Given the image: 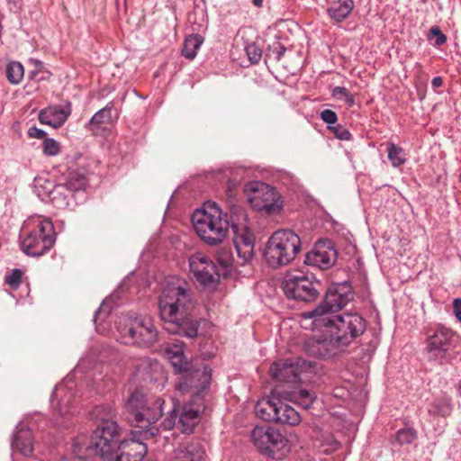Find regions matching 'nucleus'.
Returning <instances> with one entry per match:
<instances>
[{"label": "nucleus", "mask_w": 461, "mask_h": 461, "mask_svg": "<svg viewBox=\"0 0 461 461\" xmlns=\"http://www.w3.org/2000/svg\"><path fill=\"white\" fill-rule=\"evenodd\" d=\"M198 27V32H193L187 36L184 42L182 55L188 59H194L195 58L197 50L203 43V37L200 34V32H203L207 29V23L204 21V19H203L201 23H199Z\"/></svg>", "instance_id": "bb28decb"}, {"label": "nucleus", "mask_w": 461, "mask_h": 461, "mask_svg": "<svg viewBox=\"0 0 461 461\" xmlns=\"http://www.w3.org/2000/svg\"><path fill=\"white\" fill-rule=\"evenodd\" d=\"M292 398L303 408L308 409L313 403L316 396L313 392L300 388L293 392Z\"/></svg>", "instance_id": "f704fd0d"}, {"label": "nucleus", "mask_w": 461, "mask_h": 461, "mask_svg": "<svg viewBox=\"0 0 461 461\" xmlns=\"http://www.w3.org/2000/svg\"><path fill=\"white\" fill-rule=\"evenodd\" d=\"M417 434L413 429H401L396 433V440L401 444H411L416 438Z\"/></svg>", "instance_id": "58836bf2"}, {"label": "nucleus", "mask_w": 461, "mask_h": 461, "mask_svg": "<svg viewBox=\"0 0 461 461\" xmlns=\"http://www.w3.org/2000/svg\"><path fill=\"white\" fill-rule=\"evenodd\" d=\"M355 4L353 0H338L333 2L327 9V13L330 19L335 23L345 21L354 9Z\"/></svg>", "instance_id": "c85d7f7f"}, {"label": "nucleus", "mask_w": 461, "mask_h": 461, "mask_svg": "<svg viewBox=\"0 0 461 461\" xmlns=\"http://www.w3.org/2000/svg\"><path fill=\"white\" fill-rule=\"evenodd\" d=\"M388 158L394 167L403 165L406 161V154L402 148L393 142L387 144Z\"/></svg>", "instance_id": "72a5a7b5"}, {"label": "nucleus", "mask_w": 461, "mask_h": 461, "mask_svg": "<svg viewBox=\"0 0 461 461\" xmlns=\"http://www.w3.org/2000/svg\"><path fill=\"white\" fill-rule=\"evenodd\" d=\"M200 407L195 406L193 402L186 403L179 418V423L182 427V432L189 434L193 432L194 427L199 422Z\"/></svg>", "instance_id": "cd10ccee"}, {"label": "nucleus", "mask_w": 461, "mask_h": 461, "mask_svg": "<svg viewBox=\"0 0 461 461\" xmlns=\"http://www.w3.org/2000/svg\"><path fill=\"white\" fill-rule=\"evenodd\" d=\"M338 253L331 240H319L306 254L305 263L320 269L330 268L337 261Z\"/></svg>", "instance_id": "aec40b11"}, {"label": "nucleus", "mask_w": 461, "mask_h": 461, "mask_svg": "<svg viewBox=\"0 0 461 461\" xmlns=\"http://www.w3.org/2000/svg\"><path fill=\"white\" fill-rule=\"evenodd\" d=\"M194 229L201 240L208 245L221 243L230 230L228 214L212 202H206L192 215Z\"/></svg>", "instance_id": "20e7f679"}, {"label": "nucleus", "mask_w": 461, "mask_h": 461, "mask_svg": "<svg viewBox=\"0 0 461 461\" xmlns=\"http://www.w3.org/2000/svg\"><path fill=\"white\" fill-rule=\"evenodd\" d=\"M285 50H286L283 45L278 44V46L273 50V52L276 54V59L277 60H280L284 56Z\"/></svg>", "instance_id": "09e8293b"}, {"label": "nucleus", "mask_w": 461, "mask_h": 461, "mask_svg": "<svg viewBox=\"0 0 461 461\" xmlns=\"http://www.w3.org/2000/svg\"><path fill=\"white\" fill-rule=\"evenodd\" d=\"M245 51L249 61L254 64L258 63L262 57L261 49L254 42L248 43L245 47Z\"/></svg>", "instance_id": "a19ab883"}, {"label": "nucleus", "mask_w": 461, "mask_h": 461, "mask_svg": "<svg viewBox=\"0 0 461 461\" xmlns=\"http://www.w3.org/2000/svg\"><path fill=\"white\" fill-rule=\"evenodd\" d=\"M353 293L347 284H340L331 286L327 290L323 301L314 309L302 312L303 320H312V329L328 328L337 315L336 312L340 311L351 300Z\"/></svg>", "instance_id": "423d86ee"}, {"label": "nucleus", "mask_w": 461, "mask_h": 461, "mask_svg": "<svg viewBox=\"0 0 461 461\" xmlns=\"http://www.w3.org/2000/svg\"><path fill=\"white\" fill-rule=\"evenodd\" d=\"M158 306L160 319L165 323L164 329L169 333L173 332V287L169 285L162 290Z\"/></svg>", "instance_id": "393cba45"}, {"label": "nucleus", "mask_w": 461, "mask_h": 461, "mask_svg": "<svg viewBox=\"0 0 461 461\" xmlns=\"http://www.w3.org/2000/svg\"><path fill=\"white\" fill-rule=\"evenodd\" d=\"M172 202H173V194L169 197V203H168L170 204Z\"/></svg>", "instance_id": "e2e57ef3"}, {"label": "nucleus", "mask_w": 461, "mask_h": 461, "mask_svg": "<svg viewBox=\"0 0 461 461\" xmlns=\"http://www.w3.org/2000/svg\"><path fill=\"white\" fill-rule=\"evenodd\" d=\"M74 389L75 384L71 380H66L55 387L50 396V406L54 414L66 416L73 412L76 402Z\"/></svg>", "instance_id": "6ab92c4d"}, {"label": "nucleus", "mask_w": 461, "mask_h": 461, "mask_svg": "<svg viewBox=\"0 0 461 461\" xmlns=\"http://www.w3.org/2000/svg\"><path fill=\"white\" fill-rule=\"evenodd\" d=\"M12 447L14 451L24 456H31L33 453V436L32 430L24 424L16 427L15 434L12 440Z\"/></svg>", "instance_id": "a878e982"}, {"label": "nucleus", "mask_w": 461, "mask_h": 461, "mask_svg": "<svg viewBox=\"0 0 461 461\" xmlns=\"http://www.w3.org/2000/svg\"><path fill=\"white\" fill-rule=\"evenodd\" d=\"M219 266L207 255L197 252L190 257V270L196 281L203 285H214L221 276H225L231 267L232 259L229 253L218 258Z\"/></svg>", "instance_id": "1a4fd4ad"}, {"label": "nucleus", "mask_w": 461, "mask_h": 461, "mask_svg": "<svg viewBox=\"0 0 461 461\" xmlns=\"http://www.w3.org/2000/svg\"><path fill=\"white\" fill-rule=\"evenodd\" d=\"M175 296V335L194 339L198 334L199 321L191 316L195 305L192 293L178 286Z\"/></svg>", "instance_id": "9d476101"}, {"label": "nucleus", "mask_w": 461, "mask_h": 461, "mask_svg": "<svg viewBox=\"0 0 461 461\" xmlns=\"http://www.w3.org/2000/svg\"><path fill=\"white\" fill-rule=\"evenodd\" d=\"M254 411L257 417L266 421L291 426H295L301 421L298 411L274 393L270 396L258 400Z\"/></svg>", "instance_id": "9b49d317"}, {"label": "nucleus", "mask_w": 461, "mask_h": 461, "mask_svg": "<svg viewBox=\"0 0 461 461\" xmlns=\"http://www.w3.org/2000/svg\"><path fill=\"white\" fill-rule=\"evenodd\" d=\"M308 355L320 358H330L346 349L341 346L339 338L332 334L330 338H311L304 343Z\"/></svg>", "instance_id": "412c9836"}, {"label": "nucleus", "mask_w": 461, "mask_h": 461, "mask_svg": "<svg viewBox=\"0 0 461 461\" xmlns=\"http://www.w3.org/2000/svg\"><path fill=\"white\" fill-rule=\"evenodd\" d=\"M71 113V105L68 103L63 107L55 105L41 110L39 113V121L42 124L59 128L64 124Z\"/></svg>", "instance_id": "b1692460"}, {"label": "nucleus", "mask_w": 461, "mask_h": 461, "mask_svg": "<svg viewBox=\"0 0 461 461\" xmlns=\"http://www.w3.org/2000/svg\"><path fill=\"white\" fill-rule=\"evenodd\" d=\"M164 354L166 355L168 361L173 365V349L170 347H167L165 348Z\"/></svg>", "instance_id": "603ef678"}, {"label": "nucleus", "mask_w": 461, "mask_h": 461, "mask_svg": "<svg viewBox=\"0 0 461 461\" xmlns=\"http://www.w3.org/2000/svg\"><path fill=\"white\" fill-rule=\"evenodd\" d=\"M234 234L233 244L242 263L249 262L254 257L255 237L253 232L246 226L239 227L231 224Z\"/></svg>", "instance_id": "4be33fe9"}, {"label": "nucleus", "mask_w": 461, "mask_h": 461, "mask_svg": "<svg viewBox=\"0 0 461 461\" xmlns=\"http://www.w3.org/2000/svg\"><path fill=\"white\" fill-rule=\"evenodd\" d=\"M109 308L107 307L106 305V302H103L102 305L98 308V310H96L95 312V321H96V319L101 316V315H104L106 316L107 313L109 312Z\"/></svg>", "instance_id": "de8ad7c7"}, {"label": "nucleus", "mask_w": 461, "mask_h": 461, "mask_svg": "<svg viewBox=\"0 0 461 461\" xmlns=\"http://www.w3.org/2000/svg\"><path fill=\"white\" fill-rule=\"evenodd\" d=\"M320 282L310 278L303 272L294 270L287 272L281 283V288L290 300L312 303L320 297Z\"/></svg>", "instance_id": "f8f14e48"}, {"label": "nucleus", "mask_w": 461, "mask_h": 461, "mask_svg": "<svg viewBox=\"0 0 461 461\" xmlns=\"http://www.w3.org/2000/svg\"><path fill=\"white\" fill-rule=\"evenodd\" d=\"M251 2L257 7H261L263 5V0H251Z\"/></svg>", "instance_id": "4d7b16f0"}, {"label": "nucleus", "mask_w": 461, "mask_h": 461, "mask_svg": "<svg viewBox=\"0 0 461 461\" xmlns=\"http://www.w3.org/2000/svg\"><path fill=\"white\" fill-rule=\"evenodd\" d=\"M452 411V405L448 400H438L432 403L429 412L442 417L449 416Z\"/></svg>", "instance_id": "e433bc0d"}, {"label": "nucleus", "mask_w": 461, "mask_h": 461, "mask_svg": "<svg viewBox=\"0 0 461 461\" xmlns=\"http://www.w3.org/2000/svg\"><path fill=\"white\" fill-rule=\"evenodd\" d=\"M331 95L337 99H343L348 107H352L355 104L354 95L346 87L335 86L332 89Z\"/></svg>", "instance_id": "4c0bfd02"}, {"label": "nucleus", "mask_w": 461, "mask_h": 461, "mask_svg": "<svg viewBox=\"0 0 461 461\" xmlns=\"http://www.w3.org/2000/svg\"><path fill=\"white\" fill-rule=\"evenodd\" d=\"M28 134L32 138L45 139L46 132L37 127H31L28 131Z\"/></svg>", "instance_id": "49530a36"}, {"label": "nucleus", "mask_w": 461, "mask_h": 461, "mask_svg": "<svg viewBox=\"0 0 461 461\" xmlns=\"http://www.w3.org/2000/svg\"><path fill=\"white\" fill-rule=\"evenodd\" d=\"M114 409L111 403L96 405L91 411L92 419L99 420L100 425H105L108 422H116L113 420Z\"/></svg>", "instance_id": "2f4dec72"}, {"label": "nucleus", "mask_w": 461, "mask_h": 461, "mask_svg": "<svg viewBox=\"0 0 461 461\" xmlns=\"http://www.w3.org/2000/svg\"><path fill=\"white\" fill-rule=\"evenodd\" d=\"M244 190L251 192L248 195V200L255 210L267 214L279 212L281 209L278 203L279 195L271 185L262 182H249L246 184Z\"/></svg>", "instance_id": "dca6fc26"}, {"label": "nucleus", "mask_w": 461, "mask_h": 461, "mask_svg": "<svg viewBox=\"0 0 461 461\" xmlns=\"http://www.w3.org/2000/svg\"><path fill=\"white\" fill-rule=\"evenodd\" d=\"M116 329L121 342L139 348H149L157 340L158 331L148 316L126 315L119 319Z\"/></svg>", "instance_id": "6e6552de"}, {"label": "nucleus", "mask_w": 461, "mask_h": 461, "mask_svg": "<svg viewBox=\"0 0 461 461\" xmlns=\"http://www.w3.org/2000/svg\"><path fill=\"white\" fill-rule=\"evenodd\" d=\"M122 430L117 422L98 425L91 438H77L72 445V452L78 459H86L95 456L103 458L112 457L116 453L122 440Z\"/></svg>", "instance_id": "f03ea898"}, {"label": "nucleus", "mask_w": 461, "mask_h": 461, "mask_svg": "<svg viewBox=\"0 0 461 461\" xmlns=\"http://www.w3.org/2000/svg\"><path fill=\"white\" fill-rule=\"evenodd\" d=\"M433 88H438L443 85V79L441 77H436L431 80Z\"/></svg>", "instance_id": "3c124183"}, {"label": "nucleus", "mask_w": 461, "mask_h": 461, "mask_svg": "<svg viewBox=\"0 0 461 461\" xmlns=\"http://www.w3.org/2000/svg\"><path fill=\"white\" fill-rule=\"evenodd\" d=\"M174 412H175V413L176 412V409L174 410ZM176 415L175 414V418H176Z\"/></svg>", "instance_id": "0e129e2a"}, {"label": "nucleus", "mask_w": 461, "mask_h": 461, "mask_svg": "<svg viewBox=\"0 0 461 461\" xmlns=\"http://www.w3.org/2000/svg\"><path fill=\"white\" fill-rule=\"evenodd\" d=\"M112 108L113 104H108L105 107L96 112L87 126L90 131H95L100 128L102 124H108L112 122Z\"/></svg>", "instance_id": "473e14b6"}, {"label": "nucleus", "mask_w": 461, "mask_h": 461, "mask_svg": "<svg viewBox=\"0 0 461 461\" xmlns=\"http://www.w3.org/2000/svg\"><path fill=\"white\" fill-rule=\"evenodd\" d=\"M251 439L262 455L275 459H282L289 451L286 438L267 425L256 426L251 431Z\"/></svg>", "instance_id": "ddd939ff"}, {"label": "nucleus", "mask_w": 461, "mask_h": 461, "mask_svg": "<svg viewBox=\"0 0 461 461\" xmlns=\"http://www.w3.org/2000/svg\"><path fill=\"white\" fill-rule=\"evenodd\" d=\"M40 74H41V73H39V72H38V70H34V69H32V71H30V72H29V74H28L29 79L38 81V78H39Z\"/></svg>", "instance_id": "5fc2aeb1"}, {"label": "nucleus", "mask_w": 461, "mask_h": 461, "mask_svg": "<svg viewBox=\"0 0 461 461\" xmlns=\"http://www.w3.org/2000/svg\"><path fill=\"white\" fill-rule=\"evenodd\" d=\"M211 378V369L194 363L185 354L184 344L175 339V388L183 393L191 391L198 393L209 385Z\"/></svg>", "instance_id": "7ed1b4c3"}, {"label": "nucleus", "mask_w": 461, "mask_h": 461, "mask_svg": "<svg viewBox=\"0 0 461 461\" xmlns=\"http://www.w3.org/2000/svg\"><path fill=\"white\" fill-rule=\"evenodd\" d=\"M453 348V330L438 325L429 333L424 351L428 361L443 365L450 360V351Z\"/></svg>", "instance_id": "4468645a"}, {"label": "nucleus", "mask_w": 461, "mask_h": 461, "mask_svg": "<svg viewBox=\"0 0 461 461\" xmlns=\"http://www.w3.org/2000/svg\"><path fill=\"white\" fill-rule=\"evenodd\" d=\"M313 365L311 361L302 358L279 360L270 366L272 377L280 382L297 383L303 374L312 372Z\"/></svg>", "instance_id": "f3484780"}, {"label": "nucleus", "mask_w": 461, "mask_h": 461, "mask_svg": "<svg viewBox=\"0 0 461 461\" xmlns=\"http://www.w3.org/2000/svg\"><path fill=\"white\" fill-rule=\"evenodd\" d=\"M430 34L436 37L435 45L441 46L447 41V36L441 32L438 26H433L430 29Z\"/></svg>", "instance_id": "a18cd8bd"}, {"label": "nucleus", "mask_w": 461, "mask_h": 461, "mask_svg": "<svg viewBox=\"0 0 461 461\" xmlns=\"http://www.w3.org/2000/svg\"><path fill=\"white\" fill-rule=\"evenodd\" d=\"M8 81L13 85L19 84L24 75L23 66L17 61L9 62L5 70Z\"/></svg>", "instance_id": "c9c22d12"}, {"label": "nucleus", "mask_w": 461, "mask_h": 461, "mask_svg": "<svg viewBox=\"0 0 461 461\" xmlns=\"http://www.w3.org/2000/svg\"><path fill=\"white\" fill-rule=\"evenodd\" d=\"M22 276V270L15 268L10 275L5 276V283L8 284L12 288L16 289L21 284Z\"/></svg>", "instance_id": "37998d69"}, {"label": "nucleus", "mask_w": 461, "mask_h": 461, "mask_svg": "<svg viewBox=\"0 0 461 461\" xmlns=\"http://www.w3.org/2000/svg\"><path fill=\"white\" fill-rule=\"evenodd\" d=\"M456 318L461 322V310H458L455 313Z\"/></svg>", "instance_id": "13d9d810"}, {"label": "nucleus", "mask_w": 461, "mask_h": 461, "mask_svg": "<svg viewBox=\"0 0 461 461\" xmlns=\"http://www.w3.org/2000/svg\"><path fill=\"white\" fill-rule=\"evenodd\" d=\"M50 77V71L47 69L44 70V72L41 73L38 78V81L48 79Z\"/></svg>", "instance_id": "6e6d98bb"}, {"label": "nucleus", "mask_w": 461, "mask_h": 461, "mask_svg": "<svg viewBox=\"0 0 461 461\" xmlns=\"http://www.w3.org/2000/svg\"><path fill=\"white\" fill-rule=\"evenodd\" d=\"M332 321L328 329H330L331 332L332 329L336 330L335 335L339 338L340 345L346 348L366 329V320L357 312L337 314Z\"/></svg>", "instance_id": "2eb2a0df"}, {"label": "nucleus", "mask_w": 461, "mask_h": 461, "mask_svg": "<svg viewBox=\"0 0 461 461\" xmlns=\"http://www.w3.org/2000/svg\"><path fill=\"white\" fill-rule=\"evenodd\" d=\"M59 461H72V459L68 456H62Z\"/></svg>", "instance_id": "052dcab7"}, {"label": "nucleus", "mask_w": 461, "mask_h": 461, "mask_svg": "<svg viewBox=\"0 0 461 461\" xmlns=\"http://www.w3.org/2000/svg\"><path fill=\"white\" fill-rule=\"evenodd\" d=\"M163 403V399L159 397L152 402L147 401L140 389L132 392L125 408L130 422L140 429L132 432L134 437L138 434V438L122 440L115 453V461H143L148 451L147 444L143 440H149L158 434V429L153 424L162 416Z\"/></svg>", "instance_id": "f257e3e1"}, {"label": "nucleus", "mask_w": 461, "mask_h": 461, "mask_svg": "<svg viewBox=\"0 0 461 461\" xmlns=\"http://www.w3.org/2000/svg\"><path fill=\"white\" fill-rule=\"evenodd\" d=\"M175 457L178 461H203L204 449L199 441L187 442L178 449Z\"/></svg>", "instance_id": "c756f323"}, {"label": "nucleus", "mask_w": 461, "mask_h": 461, "mask_svg": "<svg viewBox=\"0 0 461 461\" xmlns=\"http://www.w3.org/2000/svg\"><path fill=\"white\" fill-rule=\"evenodd\" d=\"M328 129L330 130L339 140H349L352 138L349 131L340 124L336 126H328Z\"/></svg>", "instance_id": "79ce46f5"}, {"label": "nucleus", "mask_w": 461, "mask_h": 461, "mask_svg": "<svg viewBox=\"0 0 461 461\" xmlns=\"http://www.w3.org/2000/svg\"><path fill=\"white\" fill-rule=\"evenodd\" d=\"M458 392H459V393L461 394V381H460V382H459V384H458Z\"/></svg>", "instance_id": "680f3d73"}, {"label": "nucleus", "mask_w": 461, "mask_h": 461, "mask_svg": "<svg viewBox=\"0 0 461 461\" xmlns=\"http://www.w3.org/2000/svg\"><path fill=\"white\" fill-rule=\"evenodd\" d=\"M321 119L328 124H335L338 121L337 113L330 109L323 110L320 114Z\"/></svg>", "instance_id": "c03bdc74"}, {"label": "nucleus", "mask_w": 461, "mask_h": 461, "mask_svg": "<svg viewBox=\"0 0 461 461\" xmlns=\"http://www.w3.org/2000/svg\"><path fill=\"white\" fill-rule=\"evenodd\" d=\"M42 150L46 156H56L60 151L59 143L52 138H45L42 142Z\"/></svg>", "instance_id": "ea45409f"}, {"label": "nucleus", "mask_w": 461, "mask_h": 461, "mask_svg": "<svg viewBox=\"0 0 461 461\" xmlns=\"http://www.w3.org/2000/svg\"><path fill=\"white\" fill-rule=\"evenodd\" d=\"M135 375L140 381L157 384L158 388L163 387L167 379L160 363L151 358H143L140 361Z\"/></svg>", "instance_id": "5701e85b"}, {"label": "nucleus", "mask_w": 461, "mask_h": 461, "mask_svg": "<svg viewBox=\"0 0 461 461\" xmlns=\"http://www.w3.org/2000/svg\"><path fill=\"white\" fill-rule=\"evenodd\" d=\"M172 424H173V422H172L170 420H167V423L165 426H166L167 429H172Z\"/></svg>", "instance_id": "bf43d9fd"}, {"label": "nucleus", "mask_w": 461, "mask_h": 461, "mask_svg": "<svg viewBox=\"0 0 461 461\" xmlns=\"http://www.w3.org/2000/svg\"><path fill=\"white\" fill-rule=\"evenodd\" d=\"M21 249L28 256L40 257L55 244L56 233L50 219L41 215L29 218L23 225Z\"/></svg>", "instance_id": "39448f33"}, {"label": "nucleus", "mask_w": 461, "mask_h": 461, "mask_svg": "<svg viewBox=\"0 0 461 461\" xmlns=\"http://www.w3.org/2000/svg\"><path fill=\"white\" fill-rule=\"evenodd\" d=\"M300 250V237L291 230H279L268 239L263 256L270 267L278 268L290 264Z\"/></svg>", "instance_id": "0eeeda50"}, {"label": "nucleus", "mask_w": 461, "mask_h": 461, "mask_svg": "<svg viewBox=\"0 0 461 461\" xmlns=\"http://www.w3.org/2000/svg\"><path fill=\"white\" fill-rule=\"evenodd\" d=\"M35 188L41 200H48L58 209H65L69 205L73 194L63 183L54 184L46 179H36Z\"/></svg>", "instance_id": "a211bd4d"}, {"label": "nucleus", "mask_w": 461, "mask_h": 461, "mask_svg": "<svg viewBox=\"0 0 461 461\" xmlns=\"http://www.w3.org/2000/svg\"><path fill=\"white\" fill-rule=\"evenodd\" d=\"M33 64H34V68H33L34 70H38L39 73L44 72L45 67H44L43 62L36 59V60H33Z\"/></svg>", "instance_id": "8fccbe9b"}, {"label": "nucleus", "mask_w": 461, "mask_h": 461, "mask_svg": "<svg viewBox=\"0 0 461 461\" xmlns=\"http://www.w3.org/2000/svg\"><path fill=\"white\" fill-rule=\"evenodd\" d=\"M461 310V298H455L453 301V312L454 313Z\"/></svg>", "instance_id": "864d4df0"}, {"label": "nucleus", "mask_w": 461, "mask_h": 461, "mask_svg": "<svg viewBox=\"0 0 461 461\" xmlns=\"http://www.w3.org/2000/svg\"><path fill=\"white\" fill-rule=\"evenodd\" d=\"M87 182L86 170L77 169L68 172L63 184L68 186V189L74 195L76 192L84 190Z\"/></svg>", "instance_id": "7c9ffc66"}]
</instances>
